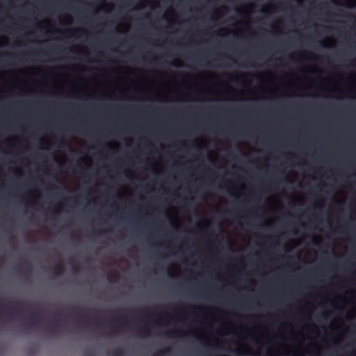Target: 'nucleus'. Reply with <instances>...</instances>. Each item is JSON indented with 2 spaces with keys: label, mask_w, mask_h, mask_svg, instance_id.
Masks as SVG:
<instances>
[{
  "label": "nucleus",
  "mask_w": 356,
  "mask_h": 356,
  "mask_svg": "<svg viewBox=\"0 0 356 356\" xmlns=\"http://www.w3.org/2000/svg\"><path fill=\"white\" fill-rule=\"evenodd\" d=\"M320 44H321V47H326L325 43V42H323V41H321V42H320Z\"/></svg>",
  "instance_id": "nucleus-15"
},
{
  "label": "nucleus",
  "mask_w": 356,
  "mask_h": 356,
  "mask_svg": "<svg viewBox=\"0 0 356 356\" xmlns=\"http://www.w3.org/2000/svg\"><path fill=\"white\" fill-rule=\"evenodd\" d=\"M354 3H355V4H356V0H354Z\"/></svg>",
  "instance_id": "nucleus-29"
},
{
  "label": "nucleus",
  "mask_w": 356,
  "mask_h": 356,
  "mask_svg": "<svg viewBox=\"0 0 356 356\" xmlns=\"http://www.w3.org/2000/svg\"><path fill=\"white\" fill-rule=\"evenodd\" d=\"M169 349L165 350H159L158 353L154 354L152 356H163L164 354L168 353Z\"/></svg>",
  "instance_id": "nucleus-7"
},
{
  "label": "nucleus",
  "mask_w": 356,
  "mask_h": 356,
  "mask_svg": "<svg viewBox=\"0 0 356 356\" xmlns=\"http://www.w3.org/2000/svg\"><path fill=\"white\" fill-rule=\"evenodd\" d=\"M63 265L62 264H59L57 266L54 268V273L56 275H59L63 271Z\"/></svg>",
  "instance_id": "nucleus-4"
},
{
  "label": "nucleus",
  "mask_w": 356,
  "mask_h": 356,
  "mask_svg": "<svg viewBox=\"0 0 356 356\" xmlns=\"http://www.w3.org/2000/svg\"><path fill=\"white\" fill-rule=\"evenodd\" d=\"M174 66H179L180 65V61L178 60H176L174 63H172Z\"/></svg>",
  "instance_id": "nucleus-11"
},
{
  "label": "nucleus",
  "mask_w": 356,
  "mask_h": 356,
  "mask_svg": "<svg viewBox=\"0 0 356 356\" xmlns=\"http://www.w3.org/2000/svg\"><path fill=\"white\" fill-rule=\"evenodd\" d=\"M22 305L21 302H17L16 305L13 307V309H19V306Z\"/></svg>",
  "instance_id": "nucleus-10"
},
{
  "label": "nucleus",
  "mask_w": 356,
  "mask_h": 356,
  "mask_svg": "<svg viewBox=\"0 0 356 356\" xmlns=\"http://www.w3.org/2000/svg\"><path fill=\"white\" fill-rule=\"evenodd\" d=\"M197 311L199 312H202V309L201 307H198V308H197Z\"/></svg>",
  "instance_id": "nucleus-21"
},
{
  "label": "nucleus",
  "mask_w": 356,
  "mask_h": 356,
  "mask_svg": "<svg viewBox=\"0 0 356 356\" xmlns=\"http://www.w3.org/2000/svg\"><path fill=\"white\" fill-rule=\"evenodd\" d=\"M248 8H252V5H248L247 6Z\"/></svg>",
  "instance_id": "nucleus-23"
},
{
  "label": "nucleus",
  "mask_w": 356,
  "mask_h": 356,
  "mask_svg": "<svg viewBox=\"0 0 356 356\" xmlns=\"http://www.w3.org/2000/svg\"><path fill=\"white\" fill-rule=\"evenodd\" d=\"M65 32L67 33H71L72 31L71 30H65Z\"/></svg>",
  "instance_id": "nucleus-20"
},
{
  "label": "nucleus",
  "mask_w": 356,
  "mask_h": 356,
  "mask_svg": "<svg viewBox=\"0 0 356 356\" xmlns=\"http://www.w3.org/2000/svg\"><path fill=\"white\" fill-rule=\"evenodd\" d=\"M290 58H291V59H293V55H291V56H290Z\"/></svg>",
  "instance_id": "nucleus-25"
},
{
  "label": "nucleus",
  "mask_w": 356,
  "mask_h": 356,
  "mask_svg": "<svg viewBox=\"0 0 356 356\" xmlns=\"http://www.w3.org/2000/svg\"><path fill=\"white\" fill-rule=\"evenodd\" d=\"M322 316H323V317H325V314H324V313H323V314H322Z\"/></svg>",
  "instance_id": "nucleus-27"
},
{
  "label": "nucleus",
  "mask_w": 356,
  "mask_h": 356,
  "mask_svg": "<svg viewBox=\"0 0 356 356\" xmlns=\"http://www.w3.org/2000/svg\"><path fill=\"white\" fill-rule=\"evenodd\" d=\"M243 76H244V75H243V74H241V75H240V76H239V75H234V76H233L232 77V79H231V80H232V81L235 82V81H237L239 79V77H243Z\"/></svg>",
  "instance_id": "nucleus-8"
},
{
  "label": "nucleus",
  "mask_w": 356,
  "mask_h": 356,
  "mask_svg": "<svg viewBox=\"0 0 356 356\" xmlns=\"http://www.w3.org/2000/svg\"><path fill=\"white\" fill-rule=\"evenodd\" d=\"M73 270H74V272H77V271H78V270H79V268H78V267H77V266H74V267L73 268Z\"/></svg>",
  "instance_id": "nucleus-18"
},
{
  "label": "nucleus",
  "mask_w": 356,
  "mask_h": 356,
  "mask_svg": "<svg viewBox=\"0 0 356 356\" xmlns=\"http://www.w3.org/2000/svg\"><path fill=\"white\" fill-rule=\"evenodd\" d=\"M138 334L140 336L146 337V336H149V335L150 331H149V330L147 327H141V328L138 329Z\"/></svg>",
  "instance_id": "nucleus-2"
},
{
  "label": "nucleus",
  "mask_w": 356,
  "mask_h": 356,
  "mask_svg": "<svg viewBox=\"0 0 356 356\" xmlns=\"http://www.w3.org/2000/svg\"><path fill=\"white\" fill-rule=\"evenodd\" d=\"M347 2L349 3L350 2V0H347Z\"/></svg>",
  "instance_id": "nucleus-28"
},
{
  "label": "nucleus",
  "mask_w": 356,
  "mask_h": 356,
  "mask_svg": "<svg viewBox=\"0 0 356 356\" xmlns=\"http://www.w3.org/2000/svg\"><path fill=\"white\" fill-rule=\"evenodd\" d=\"M58 142H59V144H60V145H63L65 144V140H64L63 139H62V138H61V139H60V140H58Z\"/></svg>",
  "instance_id": "nucleus-13"
},
{
  "label": "nucleus",
  "mask_w": 356,
  "mask_h": 356,
  "mask_svg": "<svg viewBox=\"0 0 356 356\" xmlns=\"http://www.w3.org/2000/svg\"><path fill=\"white\" fill-rule=\"evenodd\" d=\"M124 352L120 349H116L113 351L112 356H123Z\"/></svg>",
  "instance_id": "nucleus-5"
},
{
  "label": "nucleus",
  "mask_w": 356,
  "mask_h": 356,
  "mask_svg": "<svg viewBox=\"0 0 356 356\" xmlns=\"http://www.w3.org/2000/svg\"><path fill=\"white\" fill-rule=\"evenodd\" d=\"M56 321L58 323L56 325H54L55 327L60 326L63 323L64 320L63 319H56Z\"/></svg>",
  "instance_id": "nucleus-9"
},
{
  "label": "nucleus",
  "mask_w": 356,
  "mask_h": 356,
  "mask_svg": "<svg viewBox=\"0 0 356 356\" xmlns=\"http://www.w3.org/2000/svg\"><path fill=\"white\" fill-rule=\"evenodd\" d=\"M29 319H31L32 322L30 323L24 324V326L29 328L33 327L36 324L41 323V316L39 314H35L30 316Z\"/></svg>",
  "instance_id": "nucleus-1"
},
{
  "label": "nucleus",
  "mask_w": 356,
  "mask_h": 356,
  "mask_svg": "<svg viewBox=\"0 0 356 356\" xmlns=\"http://www.w3.org/2000/svg\"><path fill=\"white\" fill-rule=\"evenodd\" d=\"M228 155L230 156L233 159H237V156L234 154H233L232 152H230Z\"/></svg>",
  "instance_id": "nucleus-12"
},
{
  "label": "nucleus",
  "mask_w": 356,
  "mask_h": 356,
  "mask_svg": "<svg viewBox=\"0 0 356 356\" xmlns=\"http://www.w3.org/2000/svg\"><path fill=\"white\" fill-rule=\"evenodd\" d=\"M191 312L193 314L194 313V308L193 307V309L191 311Z\"/></svg>",
  "instance_id": "nucleus-26"
},
{
  "label": "nucleus",
  "mask_w": 356,
  "mask_h": 356,
  "mask_svg": "<svg viewBox=\"0 0 356 356\" xmlns=\"http://www.w3.org/2000/svg\"><path fill=\"white\" fill-rule=\"evenodd\" d=\"M80 31H81L80 30L77 29V30L74 31L73 32L74 34H76L77 33H79Z\"/></svg>",
  "instance_id": "nucleus-19"
},
{
  "label": "nucleus",
  "mask_w": 356,
  "mask_h": 356,
  "mask_svg": "<svg viewBox=\"0 0 356 356\" xmlns=\"http://www.w3.org/2000/svg\"><path fill=\"white\" fill-rule=\"evenodd\" d=\"M313 241L316 242V238H313Z\"/></svg>",
  "instance_id": "nucleus-24"
},
{
  "label": "nucleus",
  "mask_w": 356,
  "mask_h": 356,
  "mask_svg": "<svg viewBox=\"0 0 356 356\" xmlns=\"http://www.w3.org/2000/svg\"><path fill=\"white\" fill-rule=\"evenodd\" d=\"M86 318V316H79V317H78V320H79V321H83V320L84 318Z\"/></svg>",
  "instance_id": "nucleus-14"
},
{
  "label": "nucleus",
  "mask_w": 356,
  "mask_h": 356,
  "mask_svg": "<svg viewBox=\"0 0 356 356\" xmlns=\"http://www.w3.org/2000/svg\"><path fill=\"white\" fill-rule=\"evenodd\" d=\"M107 231H101L98 232L99 235H102L104 233L106 232Z\"/></svg>",
  "instance_id": "nucleus-17"
},
{
  "label": "nucleus",
  "mask_w": 356,
  "mask_h": 356,
  "mask_svg": "<svg viewBox=\"0 0 356 356\" xmlns=\"http://www.w3.org/2000/svg\"><path fill=\"white\" fill-rule=\"evenodd\" d=\"M26 268L30 270H31V266L29 263H26Z\"/></svg>",
  "instance_id": "nucleus-16"
},
{
  "label": "nucleus",
  "mask_w": 356,
  "mask_h": 356,
  "mask_svg": "<svg viewBox=\"0 0 356 356\" xmlns=\"http://www.w3.org/2000/svg\"><path fill=\"white\" fill-rule=\"evenodd\" d=\"M261 12H262V13H266V12H267V10H266V8H263V9H261Z\"/></svg>",
  "instance_id": "nucleus-22"
},
{
  "label": "nucleus",
  "mask_w": 356,
  "mask_h": 356,
  "mask_svg": "<svg viewBox=\"0 0 356 356\" xmlns=\"http://www.w3.org/2000/svg\"><path fill=\"white\" fill-rule=\"evenodd\" d=\"M126 320H127V318L125 317L120 316L119 318L112 319V321L114 323L120 324L122 321H126Z\"/></svg>",
  "instance_id": "nucleus-6"
},
{
  "label": "nucleus",
  "mask_w": 356,
  "mask_h": 356,
  "mask_svg": "<svg viewBox=\"0 0 356 356\" xmlns=\"http://www.w3.org/2000/svg\"><path fill=\"white\" fill-rule=\"evenodd\" d=\"M184 334V332H182L181 330H172V331L168 332L166 333V335L170 336V337H176L178 335H183Z\"/></svg>",
  "instance_id": "nucleus-3"
}]
</instances>
